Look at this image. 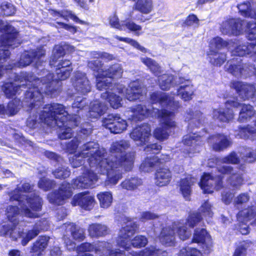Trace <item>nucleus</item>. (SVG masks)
Returning <instances> with one entry per match:
<instances>
[{
  "instance_id": "f257e3e1",
  "label": "nucleus",
  "mask_w": 256,
  "mask_h": 256,
  "mask_svg": "<svg viewBox=\"0 0 256 256\" xmlns=\"http://www.w3.org/2000/svg\"><path fill=\"white\" fill-rule=\"evenodd\" d=\"M130 147L128 140L114 142L110 148V156L104 158L106 150L100 148L98 143L90 142L84 144L80 153L70 157V162L73 168H77L83 164L84 158H88L90 168L74 180V186L78 188L92 186L98 179L96 173L107 174L106 186L117 184L122 178L123 171H130L133 168L134 152L124 154Z\"/></svg>"
},
{
  "instance_id": "f03ea898",
  "label": "nucleus",
  "mask_w": 256,
  "mask_h": 256,
  "mask_svg": "<svg viewBox=\"0 0 256 256\" xmlns=\"http://www.w3.org/2000/svg\"><path fill=\"white\" fill-rule=\"evenodd\" d=\"M150 98L152 102H158L162 107L166 108L170 110L164 109L160 112L156 108H153L151 110L144 106L138 105L134 109L133 118L141 120L149 115L156 116V114L158 113V117L160 118V126L154 130V134L158 140H163L168 136L166 129L176 126L174 111L180 108V104L178 102L174 101L173 97L162 92H154Z\"/></svg>"
},
{
  "instance_id": "7ed1b4c3",
  "label": "nucleus",
  "mask_w": 256,
  "mask_h": 256,
  "mask_svg": "<svg viewBox=\"0 0 256 256\" xmlns=\"http://www.w3.org/2000/svg\"><path fill=\"white\" fill-rule=\"evenodd\" d=\"M62 104H52L46 105L39 112V118H33L30 117L27 120V126L30 128H34L38 122H42L50 126L56 125L61 128L58 136L64 140L70 138L72 135V128L78 126L80 118L74 114H68Z\"/></svg>"
},
{
  "instance_id": "20e7f679",
  "label": "nucleus",
  "mask_w": 256,
  "mask_h": 256,
  "mask_svg": "<svg viewBox=\"0 0 256 256\" xmlns=\"http://www.w3.org/2000/svg\"><path fill=\"white\" fill-rule=\"evenodd\" d=\"M72 70V68H69L66 70L56 69V77L54 78L52 74L48 73L46 78H44L42 80L34 79V82L28 80L30 83L32 82L31 85H34V87L30 88L26 92V102L28 103V106L34 108L38 105L36 103L40 102L42 99V93L50 95L52 96H56L54 92L56 90L51 87L56 84H58V80H62L68 78Z\"/></svg>"
},
{
  "instance_id": "39448f33",
  "label": "nucleus",
  "mask_w": 256,
  "mask_h": 256,
  "mask_svg": "<svg viewBox=\"0 0 256 256\" xmlns=\"http://www.w3.org/2000/svg\"><path fill=\"white\" fill-rule=\"evenodd\" d=\"M32 189L30 184L24 183L22 186H18L14 190L9 192L8 195L10 200L19 202L22 215L35 218L40 216L38 212L42 210V200L37 196H34L32 198L23 194L24 192H29Z\"/></svg>"
},
{
  "instance_id": "423d86ee",
  "label": "nucleus",
  "mask_w": 256,
  "mask_h": 256,
  "mask_svg": "<svg viewBox=\"0 0 256 256\" xmlns=\"http://www.w3.org/2000/svg\"><path fill=\"white\" fill-rule=\"evenodd\" d=\"M138 228V224L133 220H128L126 226L119 231L116 244L118 246L128 250L131 246L140 248L145 246L148 240L147 238L142 235H138L131 240V238Z\"/></svg>"
},
{
  "instance_id": "0eeeda50",
  "label": "nucleus",
  "mask_w": 256,
  "mask_h": 256,
  "mask_svg": "<svg viewBox=\"0 0 256 256\" xmlns=\"http://www.w3.org/2000/svg\"><path fill=\"white\" fill-rule=\"evenodd\" d=\"M226 105L228 108L226 110L220 108L214 110L212 116L214 120L222 122H228L232 120L234 118V113L230 108V106L242 107L238 118V120L240 122L246 120L255 114L253 108L250 104H240L237 102L229 100L226 102Z\"/></svg>"
},
{
  "instance_id": "6e6552de",
  "label": "nucleus",
  "mask_w": 256,
  "mask_h": 256,
  "mask_svg": "<svg viewBox=\"0 0 256 256\" xmlns=\"http://www.w3.org/2000/svg\"><path fill=\"white\" fill-rule=\"evenodd\" d=\"M177 231L180 238L184 240L191 236V231L180 222H174L172 226H168L162 228L159 236L160 242L167 246H173L175 241V230Z\"/></svg>"
},
{
  "instance_id": "1a4fd4ad",
  "label": "nucleus",
  "mask_w": 256,
  "mask_h": 256,
  "mask_svg": "<svg viewBox=\"0 0 256 256\" xmlns=\"http://www.w3.org/2000/svg\"><path fill=\"white\" fill-rule=\"evenodd\" d=\"M237 7L242 16L254 20L247 24L246 37L250 40H256V7L252 8L248 1L238 4Z\"/></svg>"
},
{
  "instance_id": "9d476101",
  "label": "nucleus",
  "mask_w": 256,
  "mask_h": 256,
  "mask_svg": "<svg viewBox=\"0 0 256 256\" xmlns=\"http://www.w3.org/2000/svg\"><path fill=\"white\" fill-rule=\"evenodd\" d=\"M112 244L108 242H102L95 244L88 242L82 244L77 247L76 250L79 254H84L86 252L94 251L96 254L99 252H104L105 251L108 252L110 256H122L123 255L124 251L120 250H112Z\"/></svg>"
},
{
  "instance_id": "9b49d317",
  "label": "nucleus",
  "mask_w": 256,
  "mask_h": 256,
  "mask_svg": "<svg viewBox=\"0 0 256 256\" xmlns=\"http://www.w3.org/2000/svg\"><path fill=\"white\" fill-rule=\"evenodd\" d=\"M102 125L114 134L122 132L128 126L126 121L118 114L108 115L104 120Z\"/></svg>"
},
{
  "instance_id": "f8f14e48",
  "label": "nucleus",
  "mask_w": 256,
  "mask_h": 256,
  "mask_svg": "<svg viewBox=\"0 0 256 256\" xmlns=\"http://www.w3.org/2000/svg\"><path fill=\"white\" fill-rule=\"evenodd\" d=\"M244 24V22L239 18H230L222 22L220 31L225 34L238 36L243 32Z\"/></svg>"
},
{
  "instance_id": "ddd939ff",
  "label": "nucleus",
  "mask_w": 256,
  "mask_h": 256,
  "mask_svg": "<svg viewBox=\"0 0 256 256\" xmlns=\"http://www.w3.org/2000/svg\"><path fill=\"white\" fill-rule=\"evenodd\" d=\"M150 128L148 124H144L135 128L130 134V137L138 145L144 146L148 143L151 137Z\"/></svg>"
},
{
  "instance_id": "4468645a",
  "label": "nucleus",
  "mask_w": 256,
  "mask_h": 256,
  "mask_svg": "<svg viewBox=\"0 0 256 256\" xmlns=\"http://www.w3.org/2000/svg\"><path fill=\"white\" fill-rule=\"evenodd\" d=\"M72 195L71 186L69 183L64 182L58 192L50 194L48 196L50 202L58 205L62 204L66 199Z\"/></svg>"
},
{
  "instance_id": "2eb2a0df",
  "label": "nucleus",
  "mask_w": 256,
  "mask_h": 256,
  "mask_svg": "<svg viewBox=\"0 0 256 256\" xmlns=\"http://www.w3.org/2000/svg\"><path fill=\"white\" fill-rule=\"evenodd\" d=\"M199 185L204 193H212L214 189L218 190L222 188V182L219 176L214 178L209 174H206L202 177Z\"/></svg>"
},
{
  "instance_id": "dca6fc26",
  "label": "nucleus",
  "mask_w": 256,
  "mask_h": 256,
  "mask_svg": "<svg viewBox=\"0 0 256 256\" xmlns=\"http://www.w3.org/2000/svg\"><path fill=\"white\" fill-rule=\"evenodd\" d=\"M219 172L224 174H230L229 182L232 187L238 188L242 184L243 179L241 174L226 164L219 165L217 168Z\"/></svg>"
},
{
  "instance_id": "f3484780",
  "label": "nucleus",
  "mask_w": 256,
  "mask_h": 256,
  "mask_svg": "<svg viewBox=\"0 0 256 256\" xmlns=\"http://www.w3.org/2000/svg\"><path fill=\"white\" fill-rule=\"evenodd\" d=\"M72 84L75 90L82 94L90 92L91 86L86 74L80 72L74 74L72 79Z\"/></svg>"
},
{
  "instance_id": "a211bd4d",
  "label": "nucleus",
  "mask_w": 256,
  "mask_h": 256,
  "mask_svg": "<svg viewBox=\"0 0 256 256\" xmlns=\"http://www.w3.org/2000/svg\"><path fill=\"white\" fill-rule=\"evenodd\" d=\"M44 54L45 51L42 48L32 51L30 54L25 53L21 56L20 60L17 64L16 66L24 67L32 62H35L36 65L38 66L41 62L40 58Z\"/></svg>"
},
{
  "instance_id": "6ab92c4d",
  "label": "nucleus",
  "mask_w": 256,
  "mask_h": 256,
  "mask_svg": "<svg viewBox=\"0 0 256 256\" xmlns=\"http://www.w3.org/2000/svg\"><path fill=\"white\" fill-rule=\"evenodd\" d=\"M193 241L202 243V248L206 254H208L212 250L213 244L210 236L204 228H196L195 230Z\"/></svg>"
},
{
  "instance_id": "aec40b11",
  "label": "nucleus",
  "mask_w": 256,
  "mask_h": 256,
  "mask_svg": "<svg viewBox=\"0 0 256 256\" xmlns=\"http://www.w3.org/2000/svg\"><path fill=\"white\" fill-rule=\"evenodd\" d=\"M6 33L2 38L0 44L4 46H8L12 48L18 46L20 43L18 39V33L11 26H6Z\"/></svg>"
},
{
  "instance_id": "412c9836",
  "label": "nucleus",
  "mask_w": 256,
  "mask_h": 256,
  "mask_svg": "<svg viewBox=\"0 0 256 256\" xmlns=\"http://www.w3.org/2000/svg\"><path fill=\"white\" fill-rule=\"evenodd\" d=\"M95 204L94 197L86 192L75 195L72 201V204L73 206L78 205L86 210H90L92 208Z\"/></svg>"
},
{
  "instance_id": "4be33fe9",
  "label": "nucleus",
  "mask_w": 256,
  "mask_h": 256,
  "mask_svg": "<svg viewBox=\"0 0 256 256\" xmlns=\"http://www.w3.org/2000/svg\"><path fill=\"white\" fill-rule=\"evenodd\" d=\"M232 55L242 56L245 55H249L256 58V42H246L238 46L232 52Z\"/></svg>"
},
{
  "instance_id": "5701e85b",
  "label": "nucleus",
  "mask_w": 256,
  "mask_h": 256,
  "mask_svg": "<svg viewBox=\"0 0 256 256\" xmlns=\"http://www.w3.org/2000/svg\"><path fill=\"white\" fill-rule=\"evenodd\" d=\"M231 87L234 88L244 99L252 98L255 92V88L253 86L244 84L240 82H232Z\"/></svg>"
},
{
  "instance_id": "b1692460",
  "label": "nucleus",
  "mask_w": 256,
  "mask_h": 256,
  "mask_svg": "<svg viewBox=\"0 0 256 256\" xmlns=\"http://www.w3.org/2000/svg\"><path fill=\"white\" fill-rule=\"evenodd\" d=\"M144 92V88L140 86L138 82H132L126 90V96L128 100L132 101L140 98Z\"/></svg>"
},
{
  "instance_id": "393cba45",
  "label": "nucleus",
  "mask_w": 256,
  "mask_h": 256,
  "mask_svg": "<svg viewBox=\"0 0 256 256\" xmlns=\"http://www.w3.org/2000/svg\"><path fill=\"white\" fill-rule=\"evenodd\" d=\"M196 181V179L191 176H188L180 180L179 184L180 190L185 199H188L192 192V186Z\"/></svg>"
},
{
  "instance_id": "a878e982",
  "label": "nucleus",
  "mask_w": 256,
  "mask_h": 256,
  "mask_svg": "<svg viewBox=\"0 0 256 256\" xmlns=\"http://www.w3.org/2000/svg\"><path fill=\"white\" fill-rule=\"evenodd\" d=\"M208 142L212 144L213 149L218 151L226 148L230 145V141L222 134H216L210 136Z\"/></svg>"
},
{
  "instance_id": "bb28decb",
  "label": "nucleus",
  "mask_w": 256,
  "mask_h": 256,
  "mask_svg": "<svg viewBox=\"0 0 256 256\" xmlns=\"http://www.w3.org/2000/svg\"><path fill=\"white\" fill-rule=\"evenodd\" d=\"M171 177V172L168 168H160L156 174V184L160 186H166L170 182Z\"/></svg>"
},
{
  "instance_id": "cd10ccee",
  "label": "nucleus",
  "mask_w": 256,
  "mask_h": 256,
  "mask_svg": "<svg viewBox=\"0 0 256 256\" xmlns=\"http://www.w3.org/2000/svg\"><path fill=\"white\" fill-rule=\"evenodd\" d=\"M106 110V104L98 100H94L90 104L88 116L92 118H98L103 114Z\"/></svg>"
},
{
  "instance_id": "c85d7f7f",
  "label": "nucleus",
  "mask_w": 256,
  "mask_h": 256,
  "mask_svg": "<svg viewBox=\"0 0 256 256\" xmlns=\"http://www.w3.org/2000/svg\"><path fill=\"white\" fill-rule=\"evenodd\" d=\"M88 231L92 237L98 238L108 234L109 230L106 225L101 224H93L89 226Z\"/></svg>"
},
{
  "instance_id": "c756f323",
  "label": "nucleus",
  "mask_w": 256,
  "mask_h": 256,
  "mask_svg": "<svg viewBox=\"0 0 256 256\" xmlns=\"http://www.w3.org/2000/svg\"><path fill=\"white\" fill-rule=\"evenodd\" d=\"M158 80L160 88L162 90H167L176 85L178 84L176 82L178 80L175 79L172 75L163 74L158 77Z\"/></svg>"
},
{
  "instance_id": "7c9ffc66",
  "label": "nucleus",
  "mask_w": 256,
  "mask_h": 256,
  "mask_svg": "<svg viewBox=\"0 0 256 256\" xmlns=\"http://www.w3.org/2000/svg\"><path fill=\"white\" fill-rule=\"evenodd\" d=\"M40 226V224H36L32 230H29L26 232H18V238L21 237L22 238V246H26L31 240L38 234L41 229Z\"/></svg>"
},
{
  "instance_id": "2f4dec72",
  "label": "nucleus",
  "mask_w": 256,
  "mask_h": 256,
  "mask_svg": "<svg viewBox=\"0 0 256 256\" xmlns=\"http://www.w3.org/2000/svg\"><path fill=\"white\" fill-rule=\"evenodd\" d=\"M238 64H240L239 62ZM226 66L228 70L236 76L246 77L248 76V74L246 72V70H245L244 66L240 64H235L234 60L228 61L227 62Z\"/></svg>"
},
{
  "instance_id": "473e14b6",
  "label": "nucleus",
  "mask_w": 256,
  "mask_h": 256,
  "mask_svg": "<svg viewBox=\"0 0 256 256\" xmlns=\"http://www.w3.org/2000/svg\"><path fill=\"white\" fill-rule=\"evenodd\" d=\"M123 70L120 64H114L110 66L108 70H103L102 73H100L102 77H108L112 78H120L122 76Z\"/></svg>"
},
{
  "instance_id": "72a5a7b5",
  "label": "nucleus",
  "mask_w": 256,
  "mask_h": 256,
  "mask_svg": "<svg viewBox=\"0 0 256 256\" xmlns=\"http://www.w3.org/2000/svg\"><path fill=\"white\" fill-rule=\"evenodd\" d=\"M166 252L155 246H150L139 252H132V256H164Z\"/></svg>"
},
{
  "instance_id": "f704fd0d",
  "label": "nucleus",
  "mask_w": 256,
  "mask_h": 256,
  "mask_svg": "<svg viewBox=\"0 0 256 256\" xmlns=\"http://www.w3.org/2000/svg\"><path fill=\"white\" fill-rule=\"evenodd\" d=\"M11 222H8L0 226V236H9L13 240H16L18 238V234L16 231V226Z\"/></svg>"
},
{
  "instance_id": "c9c22d12",
  "label": "nucleus",
  "mask_w": 256,
  "mask_h": 256,
  "mask_svg": "<svg viewBox=\"0 0 256 256\" xmlns=\"http://www.w3.org/2000/svg\"><path fill=\"white\" fill-rule=\"evenodd\" d=\"M49 239L50 238L46 236H40L34 243L30 252L35 253L37 255L40 254L46 248Z\"/></svg>"
},
{
  "instance_id": "e433bc0d",
  "label": "nucleus",
  "mask_w": 256,
  "mask_h": 256,
  "mask_svg": "<svg viewBox=\"0 0 256 256\" xmlns=\"http://www.w3.org/2000/svg\"><path fill=\"white\" fill-rule=\"evenodd\" d=\"M6 214L10 222L17 225L18 224L19 208L16 206H8L6 210Z\"/></svg>"
},
{
  "instance_id": "4c0bfd02",
  "label": "nucleus",
  "mask_w": 256,
  "mask_h": 256,
  "mask_svg": "<svg viewBox=\"0 0 256 256\" xmlns=\"http://www.w3.org/2000/svg\"><path fill=\"white\" fill-rule=\"evenodd\" d=\"M142 184V180L138 177H130L123 181L120 186L123 188L133 190L137 188Z\"/></svg>"
},
{
  "instance_id": "58836bf2",
  "label": "nucleus",
  "mask_w": 256,
  "mask_h": 256,
  "mask_svg": "<svg viewBox=\"0 0 256 256\" xmlns=\"http://www.w3.org/2000/svg\"><path fill=\"white\" fill-rule=\"evenodd\" d=\"M208 56L210 62L216 66H220L226 60L224 54L218 53L214 50H210Z\"/></svg>"
},
{
  "instance_id": "ea45409f",
  "label": "nucleus",
  "mask_w": 256,
  "mask_h": 256,
  "mask_svg": "<svg viewBox=\"0 0 256 256\" xmlns=\"http://www.w3.org/2000/svg\"><path fill=\"white\" fill-rule=\"evenodd\" d=\"M24 86L23 84L16 86L12 82H6L2 86V90L7 98H10L16 94H19L20 88Z\"/></svg>"
},
{
  "instance_id": "a19ab883",
  "label": "nucleus",
  "mask_w": 256,
  "mask_h": 256,
  "mask_svg": "<svg viewBox=\"0 0 256 256\" xmlns=\"http://www.w3.org/2000/svg\"><path fill=\"white\" fill-rule=\"evenodd\" d=\"M101 96L102 98L106 100L113 108H118L121 106L122 99L120 96H116L112 92L106 91V92L102 94Z\"/></svg>"
},
{
  "instance_id": "79ce46f5",
  "label": "nucleus",
  "mask_w": 256,
  "mask_h": 256,
  "mask_svg": "<svg viewBox=\"0 0 256 256\" xmlns=\"http://www.w3.org/2000/svg\"><path fill=\"white\" fill-rule=\"evenodd\" d=\"M97 198L99 200L100 206L103 208H108L112 204V196L110 192H106L98 194Z\"/></svg>"
},
{
  "instance_id": "37998d69",
  "label": "nucleus",
  "mask_w": 256,
  "mask_h": 256,
  "mask_svg": "<svg viewBox=\"0 0 256 256\" xmlns=\"http://www.w3.org/2000/svg\"><path fill=\"white\" fill-rule=\"evenodd\" d=\"M256 218V212L252 208L240 211L237 215V218L240 222L246 223L250 220Z\"/></svg>"
},
{
  "instance_id": "c03bdc74",
  "label": "nucleus",
  "mask_w": 256,
  "mask_h": 256,
  "mask_svg": "<svg viewBox=\"0 0 256 256\" xmlns=\"http://www.w3.org/2000/svg\"><path fill=\"white\" fill-rule=\"evenodd\" d=\"M230 44V42H228L224 40L221 38L217 36L212 39L210 42V50H220L224 47Z\"/></svg>"
},
{
  "instance_id": "a18cd8bd",
  "label": "nucleus",
  "mask_w": 256,
  "mask_h": 256,
  "mask_svg": "<svg viewBox=\"0 0 256 256\" xmlns=\"http://www.w3.org/2000/svg\"><path fill=\"white\" fill-rule=\"evenodd\" d=\"M201 137L196 135L195 134H190L184 136L183 138L184 144L188 146H196L201 144L202 140H201Z\"/></svg>"
},
{
  "instance_id": "49530a36",
  "label": "nucleus",
  "mask_w": 256,
  "mask_h": 256,
  "mask_svg": "<svg viewBox=\"0 0 256 256\" xmlns=\"http://www.w3.org/2000/svg\"><path fill=\"white\" fill-rule=\"evenodd\" d=\"M15 8L12 4L7 2H3L0 7V15L6 16H11L15 12ZM2 22H0V30L3 28Z\"/></svg>"
},
{
  "instance_id": "de8ad7c7",
  "label": "nucleus",
  "mask_w": 256,
  "mask_h": 256,
  "mask_svg": "<svg viewBox=\"0 0 256 256\" xmlns=\"http://www.w3.org/2000/svg\"><path fill=\"white\" fill-rule=\"evenodd\" d=\"M256 134V129L250 126H247L239 128V132L238 135L240 138H250L254 140L252 137L254 134Z\"/></svg>"
},
{
  "instance_id": "09e8293b",
  "label": "nucleus",
  "mask_w": 256,
  "mask_h": 256,
  "mask_svg": "<svg viewBox=\"0 0 256 256\" xmlns=\"http://www.w3.org/2000/svg\"><path fill=\"white\" fill-rule=\"evenodd\" d=\"M141 60L155 75L157 76L161 72L160 66L151 58H142Z\"/></svg>"
},
{
  "instance_id": "8fccbe9b",
  "label": "nucleus",
  "mask_w": 256,
  "mask_h": 256,
  "mask_svg": "<svg viewBox=\"0 0 256 256\" xmlns=\"http://www.w3.org/2000/svg\"><path fill=\"white\" fill-rule=\"evenodd\" d=\"M64 48L60 46H56L54 48L52 54L51 56L50 64V66H55L62 56H64Z\"/></svg>"
},
{
  "instance_id": "3c124183",
  "label": "nucleus",
  "mask_w": 256,
  "mask_h": 256,
  "mask_svg": "<svg viewBox=\"0 0 256 256\" xmlns=\"http://www.w3.org/2000/svg\"><path fill=\"white\" fill-rule=\"evenodd\" d=\"M20 104L19 100H14L9 102L6 106V115L13 116L16 114L20 109Z\"/></svg>"
},
{
  "instance_id": "603ef678",
  "label": "nucleus",
  "mask_w": 256,
  "mask_h": 256,
  "mask_svg": "<svg viewBox=\"0 0 256 256\" xmlns=\"http://www.w3.org/2000/svg\"><path fill=\"white\" fill-rule=\"evenodd\" d=\"M157 158H147L141 164L140 166V170L145 172L150 171L151 168L157 162Z\"/></svg>"
},
{
  "instance_id": "864d4df0",
  "label": "nucleus",
  "mask_w": 256,
  "mask_h": 256,
  "mask_svg": "<svg viewBox=\"0 0 256 256\" xmlns=\"http://www.w3.org/2000/svg\"><path fill=\"white\" fill-rule=\"evenodd\" d=\"M176 83L178 84L176 85H180L177 90L188 92L189 91L188 88H189L190 90H191L193 93L194 92V86L191 84L190 82L188 80H186L182 78H179L178 82H176Z\"/></svg>"
},
{
  "instance_id": "5fc2aeb1",
  "label": "nucleus",
  "mask_w": 256,
  "mask_h": 256,
  "mask_svg": "<svg viewBox=\"0 0 256 256\" xmlns=\"http://www.w3.org/2000/svg\"><path fill=\"white\" fill-rule=\"evenodd\" d=\"M114 37L120 41H123L130 44L143 52H146V49L142 46H141L138 42L134 40L128 38H122L118 36H115Z\"/></svg>"
},
{
  "instance_id": "6e6d98bb",
  "label": "nucleus",
  "mask_w": 256,
  "mask_h": 256,
  "mask_svg": "<svg viewBox=\"0 0 256 256\" xmlns=\"http://www.w3.org/2000/svg\"><path fill=\"white\" fill-rule=\"evenodd\" d=\"M70 230L72 232L73 238L76 240H82L84 238V232L82 229H77L72 224H68Z\"/></svg>"
},
{
  "instance_id": "4d7b16f0",
  "label": "nucleus",
  "mask_w": 256,
  "mask_h": 256,
  "mask_svg": "<svg viewBox=\"0 0 256 256\" xmlns=\"http://www.w3.org/2000/svg\"><path fill=\"white\" fill-rule=\"evenodd\" d=\"M88 66L97 72V75L98 77H102L100 73L103 72L104 70L102 68V64L99 60H92L89 61L88 64Z\"/></svg>"
},
{
  "instance_id": "13d9d810",
  "label": "nucleus",
  "mask_w": 256,
  "mask_h": 256,
  "mask_svg": "<svg viewBox=\"0 0 256 256\" xmlns=\"http://www.w3.org/2000/svg\"><path fill=\"white\" fill-rule=\"evenodd\" d=\"M126 26L130 30L134 32L137 36H140L142 34L140 32L142 28L140 26L136 24L135 22L132 20H128L124 23V28Z\"/></svg>"
},
{
  "instance_id": "bf43d9fd",
  "label": "nucleus",
  "mask_w": 256,
  "mask_h": 256,
  "mask_svg": "<svg viewBox=\"0 0 256 256\" xmlns=\"http://www.w3.org/2000/svg\"><path fill=\"white\" fill-rule=\"evenodd\" d=\"M104 77H98L96 76V86L100 90H107L112 86L110 82L108 81L107 79H104Z\"/></svg>"
},
{
  "instance_id": "052dcab7",
  "label": "nucleus",
  "mask_w": 256,
  "mask_h": 256,
  "mask_svg": "<svg viewBox=\"0 0 256 256\" xmlns=\"http://www.w3.org/2000/svg\"><path fill=\"white\" fill-rule=\"evenodd\" d=\"M202 219V216L198 213H192L188 216L186 222V226L188 225L190 228H193L196 226Z\"/></svg>"
},
{
  "instance_id": "680f3d73",
  "label": "nucleus",
  "mask_w": 256,
  "mask_h": 256,
  "mask_svg": "<svg viewBox=\"0 0 256 256\" xmlns=\"http://www.w3.org/2000/svg\"><path fill=\"white\" fill-rule=\"evenodd\" d=\"M56 178H65L70 175V171L68 168L60 167L52 172Z\"/></svg>"
},
{
  "instance_id": "e2e57ef3",
  "label": "nucleus",
  "mask_w": 256,
  "mask_h": 256,
  "mask_svg": "<svg viewBox=\"0 0 256 256\" xmlns=\"http://www.w3.org/2000/svg\"><path fill=\"white\" fill-rule=\"evenodd\" d=\"M220 162L223 164H236L240 162V158L236 152H232L228 156L222 158Z\"/></svg>"
},
{
  "instance_id": "0e129e2a",
  "label": "nucleus",
  "mask_w": 256,
  "mask_h": 256,
  "mask_svg": "<svg viewBox=\"0 0 256 256\" xmlns=\"http://www.w3.org/2000/svg\"><path fill=\"white\" fill-rule=\"evenodd\" d=\"M179 256H201V252L196 248H186L180 250Z\"/></svg>"
},
{
  "instance_id": "69168bd1",
  "label": "nucleus",
  "mask_w": 256,
  "mask_h": 256,
  "mask_svg": "<svg viewBox=\"0 0 256 256\" xmlns=\"http://www.w3.org/2000/svg\"><path fill=\"white\" fill-rule=\"evenodd\" d=\"M200 211V214L204 216L212 217L213 216L212 205L207 201L202 204Z\"/></svg>"
},
{
  "instance_id": "338daca9",
  "label": "nucleus",
  "mask_w": 256,
  "mask_h": 256,
  "mask_svg": "<svg viewBox=\"0 0 256 256\" xmlns=\"http://www.w3.org/2000/svg\"><path fill=\"white\" fill-rule=\"evenodd\" d=\"M58 16L64 18L66 20H68L69 18L72 20L74 21L83 24L84 22L80 20L75 14L72 13L70 11L64 10L61 12H58Z\"/></svg>"
},
{
  "instance_id": "774afa93",
  "label": "nucleus",
  "mask_w": 256,
  "mask_h": 256,
  "mask_svg": "<svg viewBox=\"0 0 256 256\" xmlns=\"http://www.w3.org/2000/svg\"><path fill=\"white\" fill-rule=\"evenodd\" d=\"M54 185V181L45 178H40L38 183V187L46 191L52 188Z\"/></svg>"
}]
</instances>
